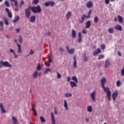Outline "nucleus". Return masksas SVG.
<instances>
[{
  "label": "nucleus",
  "mask_w": 124,
  "mask_h": 124,
  "mask_svg": "<svg viewBox=\"0 0 124 124\" xmlns=\"http://www.w3.org/2000/svg\"><path fill=\"white\" fill-rule=\"evenodd\" d=\"M31 11L33 12V14H39L42 11L41 7L40 5H38L37 6H33L31 8Z\"/></svg>",
  "instance_id": "obj_1"
},
{
  "label": "nucleus",
  "mask_w": 124,
  "mask_h": 124,
  "mask_svg": "<svg viewBox=\"0 0 124 124\" xmlns=\"http://www.w3.org/2000/svg\"><path fill=\"white\" fill-rule=\"evenodd\" d=\"M103 91L107 93V96L108 99V101L111 100V91H110L109 88L108 87H105V86H104L103 87H102Z\"/></svg>",
  "instance_id": "obj_2"
},
{
  "label": "nucleus",
  "mask_w": 124,
  "mask_h": 124,
  "mask_svg": "<svg viewBox=\"0 0 124 124\" xmlns=\"http://www.w3.org/2000/svg\"><path fill=\"white\" fill-rule=\"evenodd\" d=\"M0 68L2 67V65L6 67H10V68L12 67V65L10 64L8 61L4 62L3 61L1 60L0 62Z\"/></svg>",
  "instance_id": "obj_3"
},
{
  "label": "nucleus",
  "mask_w": 124,
  "mask_h": 124,
  "mask_svg": "<svg viewBox=\"0 0 124 124\" xmlns=\"http://www.w3.org/2000/svg\"><path fill=\"white\" fill-rule=\"evenodd\" d=\"M119 95L118 90H115L112 94V98L113 101L116 100Z\"/></svg>",
  "instance_id": "obj_4"
},
{
  "label": "nucleus",
  "mask_w": 124,
  "mask_h": 124,
  "mask_svg": "<svg viewBox=\"0 0 124 124\" xmlns=\"http://www.w3.org/2000/svg\"><path fill=\"white\" fill-rule=\"evenodd\" d=\"M66 48L68 53H69L70 54L73 55L75 53V48H72L71 49H69V46H66Z\"/></svg>",
  "instance_id": "obj_5"
},
{
  "label": "nucleus",
  "mask_w": 124,
  "mask_h": 124,
  "mask_svg": "<svg viewBox=\"0 0 124 124\" xmlns=\"http://www.w3.org/2000/svg\"><path fill=\"white\" fill-rule=\"evenodd\" d=\"M93 6V3L92 0L88 1L86 3V7L88 9H90Z\"/></svg>",
  "instance_id": "obj_6"
},
{
  "label": "nucleus",
  "mask_w": 124,
  "mask_h": 124,
  "mask_svg": "<svg viewBox=\"0 0 124 124\" xmlns=\"http://www.w3.org/2000/svg\"><path fill=\"white\" fill-rule=\"evenodd\" d=\"M114 29L115 30H117L118 31H123V29L121 25L117 24L114 27Z\"/></svg>",
  "instance_id": "obj_7"
},
{
  "label": "nucleus",
  "mask_w": 124,
  "mask_h": 124,
  "mask_svg": "<svg viewBox=\"0 0 124 124\" xmlns=\"http://www.w3.org/2000/svg\"><path fill=\"white\" fill-rule=\"evenodd\" d=\"M96 93V91H93V92H92L90 95L92 100L93 102H95L96 100V97H95Z\"/></svg>",
  "instance_id": "obj_8"
},
{
  "label": "nucleus",
  "mask_w": 124,
  "mask_h": 124,
  "mask_svg": "<svg viewBox=\"0 0 124 124\" xmlns=\"http://www.w3.org/2000/svg\"><path fill=\"white\" fill-rule=\"evenodd\" d=\"M102 52L100 48L99 47L97 48L95 50H94L93 52V55L94 56L97 55L98 54Z\"/></svg>",
  "instance_id": "obj_9"
},
{
  "label": "nucleus",
  "mask_w": 124,
  "mask_h": 124,
  "mask_svg": "<svg viewBox=\"0 0 124 124\" xmlns=\"http://www.w3.org/2000/svg\"><path fill=\"white\" fill-rule=\"evenodd\" d=\"M107 78H102L101 79V87H105V85L106 83Z\"/></svg>",
  "instance_id": "obj_10"
},
{
  "label": "nucleus",
  "mask_w": 124,
  "mask_h": 124,
  "mask_svg": "<svg viewBox=\"0 0 124 124\" xmlns=\"http://www.w3.org/2000/svg\"><path fill=\"white\" fill-rule=\"evenodd\" d=\"M74 58V62L73 64V66L75 68H77V64H78V62L77 61V55H74L73 57Z\"/></svg>",
  "instance_id": "obj_11"
},
{
  "label": "nucleus",
  "mask_w": 124,
  "mask_h": 124,
  "mask_svg": "<svg viewBox=\"0 0 124 124\" xmlns=\"http://www.w3.org/2000/svg\"><path fill=\"white\" fill-rule=\"evenodd\" d=\"M86 17V15L84 14L82 15V16L81 17V19L78 20L79 23L80 24L84 23Z\"/></svg>",
  "instance_id": "obj_12"
},
{
  "label": "nucleus",
  "mask_w": 124,
  "mask_h": 124,
  "mask_svg": "<svg viewBox=\"0 0 124 124\" xmlns=\"http://www.w3.org/2000/svg\"><path fill=\"white\" fill-rule=\"evenodd\" d=\"M25 15L26 16V17L30 18L31 16V11L30 8H27L26 10H25Z\"/></svg>",
  "instance_id": "obj_13"
},
{
  "label": "nucleus",
  "mask_w": 124,
  "mask_h": 124,
  "mask_svg": "<svg viewBox=\"0 0 124 124\" xmlns=\"http://www.w3.org/2000/svg\"><path fill=\"white\" fill-rule=\"evenodd\" d=\"M111 65L110 62L109 61L108 59H107L105 61V68H108L110 67Z\"/></svg>",
  "instance_id": "obj_14"
},
{
  "label": "nucleus",
  "mask_w": 124,
  "mask_h": 124,
  "mask_svg": "<svg viewBox=\"0 0 124 124\" xmlns=\"http://www.w3.org/2000/svg\"><path fill=\"white\" fill-rule=\"evenodd\" d=\"M51 121L52 124H56L55 116L53 113H51Z\"/></svg>",
  "instance_id": "obj_15"
},
{
  "label": "nucleus",
  "mask_w": 124,
  "mask_h": 124,
  "mask_svg": "<svg viewBox=\"0 0 124 124\" xmlns=\"http://www.w3.org/2000/svg\"><path fill=\"white\" fill-rule=\"evenodd\" d=\"M72 12L71 11H68L66 15V19L69 20L71 17L72 16Z\"/></svg>",
  "instance_id": "obj_16"
},
{
  "label": "nucleus",
  "mask_w": 124,
  "mask_h": 124,
  "mask_svg": "<svg viewBox=\"0 0 124 124\" xmlns=\"http://www.w3.org/2000/svg\"><path fill=\"white\" fill-rule=\"evenodd\" d=\"M6 12L8 14V16L10 18H12L13 17V15L11 11H9V9L8 8H6Z\"/></svg>",
  "instance_id": "obj_17"
},
{
  "label": "nucleus",
  "mask_w": 124,
  "mask_h": 124,
  "mask_svg": "<svg viewBox=\"0 0 124 124\" xmlns=\"http://www.w3.org/2000/svg\"><path fill=\"white\" fill-rule=\"evenodd\" d=\"M0 108H1L2 113H6V110H5V108H4L2 103H0Z\"/></svg>",
  "instance_id": "obj_18"
},
{
  "label": "nucleus",
  "mask_w": 124,
  "mask_h": 124,
  "mask_svg": "<svg viewBox=\"0 0 124 124\" xmlns=\"http://www.w3.org/2000/svg\"><path fill=\"white\" fill-rule=\"evenodd\" d=\"M16 46H17L18 47L17 53H21L22 52V48L21 45L18 44V43H16Z\"/></svg>",
  "instance_id": "obj_19"
},
{
  "label": "nucleus",
  "mask_w": 124,
  "mask_h": 124,
  "mask_svg": "<svg viewBox=\"0 0 124 124\" xmlns=\"http://www.w3.org/2000/svg\"><path fill=\"white\" fill-rule=\"evenodd\" d=\"M77 84L75 81H70V85L71 88H73L74 87H76L77 86Z\"/></svg>",
  "instance_id": "obj_20"
},
{
  "label": "nucleus",
  "mask_w": 124,
  "mask_h": 124,
  "mask_svg": "<svg viewBox=\"0 0 124 124\" xmlns=\"http://www.w3.org/2000/svg\"><path fill=\"white\" fill-rule=\"evenodd\" d=\"M91 26V20H88L86 23L85 28L86 29H89Z\"/></svg>",
  "instance_id": "obj_21"
},
{
  "label": "nucleus",
  "mask_w": 124,
  "mask_h": 124,
  "mask_svg": "<svg viewBox=\"0 0 124 124\" xmlns=\"http://www.w3.org/2000/svg\"><path fill=\"white\" fill-rule=\"evenodd\" d=\"M63 107L65 108V109L66 110H69V108H68V103L66 101V100H64V105H63Z\"/></svg>",
  "instance_id": "obj_22"
},
{
  "label": "nucleus",
  "mask_w": 124,
  "mask_h": 124,
  "mask_svg": "<svg viewBox=\"0 0 124 124\" xmlns=\"http://www.w3.org/2000/svg\"><path fill=\"white\" fill-rule=\"evenodd\" d=\"M78 42L80 43L82 41V34L81 32H78Z\"/></svg>",
  "instance_id": "obj_23"
},
{
  "label": "nucleus",
  "mask_w": 124,
  "mask_h": 124,
  "mask_svg": "<svg viewBox=\"0 0 124 124\" xmlns=\"http://www.w3.org/2000/svg\"><path fill=\"white\" fill-rule=\"evenodd\" d=\"M71 33H72V38H75L76 37V36H77L76 31H75V30H72Z\"/></svg>",
  "instance_id": "obj_24"
},
{
  "label": "nucleus",
  "mask_w": 124,
  "mask_h": 124,
  "mask_svg": "<svg viewBox=\"0 0 124 124\" xmlns=\"http://www.w3.org/2000/svg\"><path fill=\"white\" fill-rule=\"evenodd\" d=\"M36 18L35 16H32L30 17V22L31 23H34L35 22Z\"/></svg>",
  "instance_id": "obj_25"
},
{
  "label": "nucleus",
  "mask_w": 124,
  "mask_h": 124,
  "mask_svg": "<svg viewBox=\"0 0 124 124\" xmlns=\"http://www.w3.org/2000/svg\"><path fill=\"white\" fill-rule=\"evenodd\" d=\"M19 20V16H16V17H15V19L13 20V23H15L18 22Z\"/></svg>",
  "instance_id": "obj_26"
},
{
  "label": "nucleus",
  "mask_w": 124,
  "mask_h": 124,
  "mask_svg": "<svg viewBox=\"0 0 124 124\" xmlns=\"http://www.w3.org/2000/svg\"><path fill=\"white\" fill-rule=\"evenodd\" d=\"M71 80H72L73 81H74L76 82V83H78V79L77 77H75V76H74V77H72L71 78Z\"/></svg>",
  "instance_id": "obj_27"
},
{
  "label": "nucleus",
  "mask_w": 124,
  "mask_h": 124,
  "mask_svg": "<svg viewBox=\"0 0 124 124\" xmlns=\"http://www.w3.org/2000/svg\"><path fill=\"white\" fill-rule=\"evenodd\" d=\"M114 28L111 27V28H109L108 29V32L109 33L113 34L114 33Z\"/></svg>",
  "instance_id": "obj_28"
},
{
  "label": "nucleus",
  "mask_w": 124,
  "mask_h": 124,
  "mask_svg": "<svg viewBox=\"0 0 124 124\" xmlns=\"http://www.w3.org/2000/svg\"><path fill=\"white\" fill-rule=\"evenodd\" d=\"M12 119H13L14 124H18L17 120L16 118L13 116L12 117Z\"/></svg>",
  "instance_id": "obj_29"
},
{
  "label": "nucleus",
  "mask_w": 124,
  "mask_h": 124,
  "mask_svg": "<svg viewBox=\"0 0 124 124\" xmlns=\"http://www.w3.org/2000/svg\"><path fill=\"white\" fill-rule=\"evenodd\" d=\"M32 111H33V112H34V114H35V116H37V112L35 110V109L34 108V105H32Z\"/></svg>",
  "instance_id": "obj_30"
},
{
  "label": "nucleus",
  "mask_w": 124,
  "mask_h": 124,
  "mask_svg": "<svg viewBox=\"0 0 124 124\" xmlns=\"http://www.w3.org/2000/svg\"><path fill=\"white\" fill-rule=\"evenodd\" d=\"M93 108L92 106H88L87 108V110L89 112H92L93 111Z\"/></svg>",
  "instance_id": "obj_31"
},
{
  "label": "nucleus",
  "mask_w": 124,
  "mask_h": 124,
  "mask_svg": "<svg viewBox=\"0 0 124 124\" xmlns=\"http://www.w3.org/2000/svg\"><path fill=\"white\" fill-rule=\"evenodd\" d=\"M118 18L119 23H122L123 22V18L122 16H120V15H118Z\"/></svg>",
  "instance_id": "obj_32"
},
{
  "label": "nucleus",
  "mask_w": 124,
  "mask_h": 124,
  "mask_svg": "<svg viewBox=\"0 0 124 124\" xmlns=\"http://www.w3.org/2000/svg\"><path fill=\"white\" fill-rule=\"evenodd\" d=\"M72 96V94L71 93H65L64 97H70Z\"/></svg>",
  "instance_id": "obj_33"
},
{
  "label": "nucleus",
  "mask_w": 124,
  "mask_h": 124,
  "mask_svg": "<svg viewBox=\"0 0 124 124\" xmlns=\"http://www.w3.org/2000/svg\"><path fill=\"white\" fill-rule=\"evenodd\" d=\"M38 76V72H35L34 74H33V78H37Z\"/></svg>",
  "instance_id": "obj_34"
},
{
  "label": "nucleus",
  "mask_w": 124,
  "mask_h": 124,
  "mask_svg": "<svg viewBox=\"0 0 124 124\" xmlns=\"http://www.w3.org/2000/svg\"><path fill=\"white\" fill-rule=\"evenodd\" d=\"M4 21L5 22V24L7 26H8L9 25V22L8 20L7 19V18L6 17H5L4 18Z\"/></svg>",
  "instance_id": "obj_35"
},
{
  "label": "nucleus",
  "mask_w": 124,
  "mask_h": 124,
  "mask_svg": "<svg viewBox=\"0 0 124 124\" xmlns=\"http://www.w3.org/2000/svg\"><path fill=\"white\" fill-rule=\"evenodd\" d=\"M11 1H14L15 7H16V8L18 7V1H17V0H11Z\"/></svg>",
  "instance_id": "obj_36"
},
{
  "label": "nucleus",
  "mask_w": 124,
  "mask_h": 124,
  "mask_svg": "<svg viewBox=\"0 0 124 124\" xmlns=\"http://www.w3.org/2000/svg\"><path fill=\"white\" fill-rule=\"evenodd\" d=\"M122 84V82L121 81V80H117V81H116V86L118 87H119L121 86Z\"/></svg>",
  "instance_id": "obj_37"
},
{
  "label": "nucleus",
  "mask_w": 124,
  "mask_h": 124,
  "mask_svg": "<svg viewBox=\"0 0 124 124\" xmlns=\"http://www.w3.org/2000/svg\"><path fill=\"white\" fill-rule=\"evenodd\" d=\"M105 58V56L103 54H101L99 56L98 58V60H100Z\"/></svg>",
  "instance_id": "obj_38"
},
{
  "label": "nucleus",
  "mask_w": 124,
  "mask_h": 124,
  "mask_svg": "<svg viewBox=\"0 0 124 124\" xmlns=\"http://www.w3.org/2000/svg\"><path fill=\"white\" fill-rule=\"evenodd\" d=\"M25 2L23 0L20 1V3H19V8H21L23 5L24 4Z\"/></svg>",
  "instance_id": "obj_39"
},
{
  "label": "nucleus",
  "mask_w": 124,
  "mask_h": 124,
  "mask_svg": "<svg viewBox=\"0 0 124 124\" xmlns=\"http://www.w3.org/2000/svg\"><path fill=\"white\" fill-rule=\"evenodd\" d=\"M92 13V10L90 9L88 13V16H86L87 18H90L91 17V15Z\"/></svg>",
  "instance_id": "obj_40"
},
{
  "label": "nucleus",
  "mask_w": 124,
  "mask_h": 124,
  "mask_svg": "<svg viewBox=\"0 0 124 124\" xmlns=\"http://www.w3.org/2000/svg\"><path fill=\"white\" fill-rule=\"evenodd\" d=\"M5 5H6V6H7L8 7H10V4L8 0L5 1Z\"/></svg>",
  "instance_id": "obj_41"
},
{
  "label": "nucleus",
  "mask_w": 124,
  "mask_h": 124,
  "mask_svg": "<svg viewBox=\"0 0 124 124\" xmlns=\"http://www.w3.org/2000/svg\"><path fill=\"white\" fill-rule=\"evenodd\" d=\"M99 19L97 16H95L94 18V22L95 23H98Z\"/></svg>",
  "instance_id": "obj_42"
},
{
  "label": "nucleus",
  "mask_w": 124,
  "mask_h": 124,
  "mask_svg": "<svg viewBox=\"0 0 124 124\" xmlns=\"http://www.w3.org/2000/svg\"><path fill=\"white\" fill-rule=\"evenodd\" d=\"M59 51L60 52V53L61 54H62L63 51H64V49L62 47H60L59 48Z\"/></svg>",
  "instance_id": "obj_43"
},
{
  "label": "nucleus",
  "mask_w": 124,
  "mask_h": 124,
  "mask_svg": "<svg viewBox=\"0 0 124 124\" xmlns=\"http://www.w3.org/2000/svg\"><path fill=\"white\" fill-rule=\"evenodd\" d=\"M40 120H41V122H42V123H43L46 122L45 119L43 117H42V116L40 117Z\"/></svg>",
  "instance_id": "obj_44"
},
{
  "label": "nucleus",
  "mask_w": 124,
  "mask_h": 124,
  "mask_svg": "<svg viewBox=\"0 0 124 124\" xmlns=\"http://www.w3.org/2000/svg\"><path fill=\"white\" fill-rule=\"evenodd\" d=\"M39 2V0H33V4L36 5L38 4Z\"/></svg>",
  "instance_id": "obj_45"
},
{
  "label": "nucleus",
  "mask_w": 124,
  "mask_h": 124,
  "mask_svg": "<svg viewBox=\"0 0 124 124\" xmlns=\"http://www.w3.org/2000/svg\"><path fill=\"white\" fill-rule=\"evenodd\" d=\"M100 48H101V50H104L106 48V46H105V45L104 44H102L101 46H100Z\"/></svg>",
  "instance_id": "obj_46"
},
{
  "label": "nucleus",
  "mask_w": 124,
  "mask_h": 124,
  "mask_svg": "<svg viewBox=\"0 0 124 124\" xmlns=\"http://www.w3.org/2000/svg\"><path fill=\"white\" fill-rule=\"evenodd\" d=\"M45 6L46 7H48L50 6V1H46L45 3Z\"/></svg>",
  "instance_id": "obj_47"
},
{
  "label": "nucleus",
  "mask_w": 124,
  "mask_h": 124,
  "mask_svg": "<svg viewBox=\"0 0 124 124\" xmlns=\"http://www.w3.org/2000/svg\"><path fill=\"white\" fill-rule=\"evenodd\" d=\"M55 3L53 1H49V5H50L51 7H53L55 5Z\"/></svg>",
  "instance_id": "obj_48"
},
{
  "label": "nucleus",
  "mask_w": 124,
  "mask_h": 124,
  "mask_svg": "<svg viewBox=\"0 0 124 124\" xmlns=\"http://www.w3.org/2000/svg\"><path fill=\"white\" fill-rule=\"evenodd\" d=\"M57 76L58 79H61L62 78V76L58 72H57Z\"/></svg>",
  "instance_id": "obj_49"
},
{
  "label": "nucleus",
  "mask_w": 124,
  "mask_h": 124,
  "mask_svg": "<svg viewBox=\"0 0 124 124\" xmlns=\"http://www.w3.org/2000/svg\"><path fill=\"white\" fill-rule=\"evenodd\" d=\"M48 72H51V69H46L45 71L44 72V74H46Z\"/></svg>",
  "instance_id": "obj_50"
},
{
  "label": "nucleus",
  "mask_w": 124,
  "mask_h": 124,
  "mask_svg": "<svg viewBox=\"0 0 124 124\" xmlns=\"http://www.w3.org/2000/svg\"><path fill=\"white\" fill-rule=\"evenodd\" d=\"M10 52L13 53V54H15L16 52L12 48H10Z\"/></svg>",
  "instance_id": "obj_51"
},
{
  "label": "nucleus",
  "mask_w": 124,
  "mask_h": 124,
  "mask_svg": "<svg viewBox=\"0 0 124 124\" xmlns=\"http://www.w3.org/2000/svg\"><path fill=\"white\" fill-rule=\"evenodd\" d=\"M83 61L85 62H87L88 61V59L85 55H84V57H83Z\"/></svg>",
  "instance_id": "obj_52"
},
{
  "label": "nucleus",
  "mask_w": 124,
  "mask_h": 124,
  "mask_svg": "<svg viewBox=\"0 0 124 124\" xmlns=\"http://www.w3.org/2000/svg\"><path fill=\"white\" fill-rule=\"evenodd\" d=\"M41 69V65L40 64H38V66H37V70H40Z\"/></svg>",
  "instance_id": "obj_53"
},
{
  "label": "nucleus",
  "mask_w": 124,
  "mask_h": 124,
  "mask_svg": "<svg viewBox=\"0 0 124 124\" xmlns=\"http://www.w3.org/2000/svg\"><path fill=\"white\" fill-rule=\"evenodd\" d=\"M48 61L49 63H51L52 62V58L51 56H48Z\"/></svg>",
  "instance_id": "obj_54"
},
{
  "label": "nucleus",
  "mask_w": 124,
  "mask_h": 124,
  "mask_svg": "<svg viewBox=\"0 0 124 124\" xmlns=\"http://www.w3.org/2000/svg\"><path fill=\"white\" fill-rule=\"evenodd\" d=\"M121 76L122 77H124V67H123V69H122V70H121Z\"/></svg>",
  "instance_id": "obj_55"
},
{
  "label": "nucleus",
  "mask_w": 124,
  "mask_h": 124,
  "mask_svg": "<svg viewBox=\"0 0 124 124\" xmlns=\"http://www.w3.org/2000/svg\"><path fill=\"white\" fill-rule=\"evenodd\" d=\"M23 42V38L20 36L19 37V43L22 44Z\"/></svg>",
  "instance_id": "obj_56"
},
{
  "label": "nucleus",
  "mask_w": 124,
  "mask_h": 124,
  "mask_svg": "<svg viewBox=\"0 0 124 124\" xmlns=\"http://www.w3.org/2000/svg\"><path fill=\"white\" fill-rule=\"evenodd\" d=\"M45 64L47 66H50V63H49L48 62H45Z\"/></svg>",
  "instance_id": "obj_57"
},
{
  "label": "nucleus",
  "mask_w": 124,
  "mask_h": 124,
  "mask_svg": "<svg viewBox=\"0 0 124 124\" xmlns=\"http://www.w3.org/2000/svg\"><path fill=\"white\" fill-rule=\"evenodd\" d=\"M82 33L83 34H86L87 33V31L85 29H84L82 31Z\"/></svg>",
  "instance_id": "obj_58"
},
{
  "label": "nucleus",
  "mask_w": 124,
  "mask_h": 124,
  "mask_svg": "<svg viewBox=\"0 0 124 124\" xmlns=\"http://www.w3.org/2000/svg\"><path fill=\"white\" fill-rule=\"evenodd\" d=\"M105 0V3L106 4H109V2H110L109 0Z\"/></svg>",
  "instance_id": "obj_59"
},
{
  "label": "nucleus",
  "mask_w": 124,
  "mask_h": 124,
  "mask_svg": "<svg viewBox=\"0 0 124 124\" xmlns=\"http://www.w3.org/2000/svg\"><path fill=\"white\" fill-rule=\"evenodd\" d=\"M54 114L56 115L58 114V111L56 110V108H54Z\"/></svg>",
  "instance_id": "obj_60"
},
{
  "label": "nucleus",
  "mask_w": 124,
  "mask_h": 124,
  "mask_svg": "<svg viewBox=\"0 0 124 124\" xmlns=\"http://www.w3.org/2000/svg\"><path fill=\"white\" fill-rule=\"evenodd\" d=\"M14 56H15V58H16V59H17L18 58V55H17L16 54H14Z\"/></svg>",
  "instance_id": "obj_61"
},
{
  "label": "nucleus",
  "mask_w": 124,
  "mask_h": 124,
  "mask_svg": "<svg viewBox=\"0 0 124 124\" xmlns=\"http://www.w3.org/2000/svg\"><path fill=\"white\" fill-rule=\"evenodd\" d=\"M117 54L119 55V56L121 57L122 56V54L121 51H118Z\"/></svg>",
  "instance_id": "obj_62"
},
{
  "label": "nucleus",
  "mask_w": 124,
  "mask_h": 124,
  "mask_svg": "<svg viewBox=\"0 0 124 124\" xmlns=\"http://www.w3.org/2000/svg\"><path fill=\"white\" fill-rule=\"evenodd\" d=\"M3 25H4V23H3V21H0V26L1 27H3Z\"/></svg>",
  "instance_id": "obj_63"
},
{
  "label": "nucleus",
  "mask_w": 124,
  "mask_h": 124,
  "mask_svg": "<svg viewBox=\"0 0 124 124\" xmlns=\"http://www.w3.org/2000/svg\"><path fill=\"white\" fill-rule=\"evenodd\" d=\"M70 80H71V78H70V77H67V81L68 82H69V81H70Z\"/></svg>",
  "instance_id": "obj_64"
}]
</instances>
